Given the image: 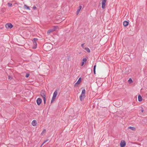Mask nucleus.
<instances>
[{
  "label": "nucleus",
  "mask_w": 147,
  "mask_h": 147,
  "mask_svg": "<svg viewBox=\"0 0 147 147\" xmlns=\"http://www.w3.org/2000/svg\"><path fill=\"white\" fill-rule=\"evenodd\" d=\"M38 40V39L36 38H34L33 39V42L34 45V46H33L32 48L34 49H35L37 47V43L36 42V41Z\"/></svg>",
  "instance_id": "obj_4"
},
{
  "label": "nucleus",
  "mask_w": 147,
  "mask_h": 147,
  "mask_svg": "<svg viewBox=\"0 0 147 147\" xmlns=\"http://www.w3.org/2000/svg\"><path fill=\"white\" fill-rule=\"evenodd\" d=\"M141 111L142 113H143L144 112V110H143V108H142V107L141 108Z\"/></svg>",
  "instance_id": "obj_32"
},
{
  "label": "nucleus",
  "mask_w": 147,
  "mask_h": 147,
  "mask_svg": "<svg viewBox=\"0 0 147 147\" xmlns=\"http://www.w3.org/2000/svg\"><path fill=\"white\" fill-rule=\"evenodd\" d=\"M84 62H82L81 63V66H83L84 64Z\"/></svg>",
  "instance_id": "obj_31"
},
{
  "label": "nucleus",
  "mask_w": 147,
  "mask_h": 147,
  "mask_svg": "<svg viewBox=\"0 0 147 147\" xmlns=\"http://www.w3.org/2000/svg\"><path fill=\"white\" fill-rule=\"evenodd\" d=\"M58 28V27L57 26H53V28L52 29L53 31H54L56 30Z\"/></svg>",
  "instance_id": "obj_17"
},
{
  "label": "nucleus",
  "mask_w": 147,
  "mask_h": 147,
  "mask_svg": "<svg viewBox=\"0 0 147 147\" xmlns=\"http://www.w3.org/2000/svg\"><path fill=\"white\" fill-rule=\"evenodd\" d=\"M86 93V90L85 89H84L82 91L81 94L82 95H85Z\"/></svg>",
  "instance_id": "obj_18"
},
{
  "label": "nucleus",
  "mask_w": 147,
  "mask_h": 147,
  "mask_svg": "<svg viewBox=\"0 0 147 147\" xmlns=\"http://www.w3.org/2000/svg\"><path fill=\"white\" fill-rule=\"evenodd\" d=\"M58 90V89H56L55 91L54 92L53 94V96H54L55 98H56L57 96V91Z\"/></svg>",
  "instance_id": "obj_9"
},
{
  "label": "nucleus",
  "mask_w": 147,
  "mask_h": 147,
  "mask_svg": "<svg viewBox=\"0 0 147 147\" xmlns=\"http://www.w3.org/2000/svg\"><path fill=\"white\" fill-rule=\"evenodd\" d=\"M53 31L52 29L49 30H48V31H47V33L48 34H50V33H51V32H52Z\"/></svg>",
  "instance_id": "obj_22"
},
{
  "label": "nucleus",
  "mask_w": 147,
  "mask_h": 147,
  "mask_svg": "<svg viewBox=\"0 0 147 147\" xmlns=\"http://www.w3.org/2000/svg\"><path fill=\"white\" fill-rule=\"evenodd\" d=\"M46 142V141H44L43 143L41 145V146L45 143V142Z\"/></svg>",
  "instance_id": "obj_37"
},
{
  "label": "nucleus",
  "mask_w": 147,
  "mask_h": 147,
  "mask_svg": "<svg viewBox=\"0 0 147 147\" xmlns=\"http://www.w3.org/2000/svg\"><path fill=\"white\" fill-rule=\"evenodd\" d=\"M24 7L25 9H28V10L30 9V7L26 5H24Z\"/></svg>",
  "instance_id": "obj_15"
},
{
  "label": "nucleus",
  "mask_w": 147,
  "mask_h": 147,
  "mask_svg": "<svg viewBox=\"0 0 147 147\" xmlns=\"http://www.w3.org/2000/svg\"><path fill=\"white\" fill-rule=\"evenodd\" d=\"M87 60V59L86 58H83L82 59V62H86Z\"/></svg>",
  "instance_id": "obj_24"
},
{
  "label": "nucleus",
  "mask_w": 147,
  "mask_h": 147,
  "mask_svg": "<svg viewBox=\"0 0 147 147\" xmlns=\"http://www.w3.org/2000/svg\"><path fill=\"white\" fill-rule=\"evenodd\" d=\"M30 75V74L28 73H27L25 76V77L26 78H28Z\"/></svg>",
  "instance_id": "obj_26"
},
{
  "label": "nucleus",
  "mask_w": 147,
  "mask_h": 147,
  "mask_svg": "<svg viewBox=\"0 0 147 147\" xmlns=\"http://www.w3.org/2000/svg\"><path fill=\"white\" fill-rule=\"evenodd\" d=\"M96 65H95L94 66L93 68V70H96Z\"/></svg>",
  "instance_id": "obj_29"
},
{
  "label": "nucleus",
  "mask_w": 147,
  "mask_h": 147,
  "mask_svg": "<svg viewBox=\"0 0 147 147\" xmlns=\"http://www.w3.org/2000/svg\"><path fill=\"white\" fill-rule=\"evenodd\" d=\"M131 72L130 68L129 67H126L125 69L123 70L122 71V72L125 74H128Z\"/></svg>",
  "instance_id": "obj_2"
},
{
  "label": "nucleus",
  "mask_w": 147,
  "mask_h": 147,
  "mask_svg": "<svg viewBox=\"0 0 147 147\" xmlns=\"http://www.w3.org/2000/svg\"><path fill=\"white\" fill-rule=\"evenodd\" d=\"M48 140H46V141H46V142H47Z\"/></svg>",
  "instance_id": "obj_39"
},
{
  "label": "nucleus",
  "mask_w": 147,
  "mask_h": 147,
  "mask_svg": "<svg viewBox=\"0 0 147 147\" xmlns=\"http://www.w3.org/2000/svg\"><path fill=\"white\" fill-rule=\"evenodd\" d=\"M80 9H78L77 10V15H78L80 12Z\"/></svg>",
  "instance_id": "obj_25"
},
{
  "label": "nucleus",
  "mask_w": 147,
  "mask_h": 147,
  "mask_svg": "<svg viewBox=\"0 0 147 147\" xmlns=\"http://www.w3.org/2000/svg\"><path fill=\"white\" fill-rule=\"evenodd\" d=\"M129 24V22L126 21H125L123 22V25L125 27L127 26Z\"/></svg>",
  "instance_id": "obj_10"
},
{
  "label": "nucleus",
  "mask_w": 147,
  "mask_h": 147,
  "mask_svg": "<svg viewBox=\"0 0 147 147\" xmlns=\"http://www.w3.org/2000/svg\"><path fill=\"white\" fill-rule=\"evenodd\" d=\"M126 145V143L125 141L121 140L120 144V146L121 147H124Z\"/></svg>",
  "instance_id": "obj_7"
},
{
  "label": "nucleus",
  "mask_w": 147,
  "mask_h": 147,
  "mask_svg": "<svg viewBox=\"0 0 147 147\" xmlns=\"http://www.w3.org/2000/svg\"><path fill=\"white\" fill-rule=\"evenodd\" d=\"M5 27L6 29H9L12 28L13 27V26L11 24L8 23L5 24Z\"/></svg>",
  "instance_id": "obj_5"
},
{
  "label": "nucleus",
  "mask_w": 147,
  "mask_h": 147,
  "mask_svg": "<svg viewBox=\"0 0 147 147\" xmlns=\"http://www.w3.org/2000/svg\"><path fill=\"white\" fill-rule=\"evenodd\" d=\"M81 81V78L80 77L79 78L77 82L75 83V84L76 85V84H80V83Z\"/></svg>",
  "instance_id": "obj_13"
},
{
  "label": "nucleus",
  "mask_w": 147,
  "mask_h": 147,
  "mask_svg": "<svg viewBox=\"0 0 147 147\" xmlns=\"http://www.w3.org/2000/svg\"><path fill=\"white\" fill-rule=\"evenodd\" d=\"M36 124V121L35 120H33L32 122V124L33 126H35Z\"/></svg>",
  "instance_id": "obj_12"
},
{
  "label": "nucleus",
  "mask_w": 147,
  "mask_h": 147,
  "mask_svg": "<svg viewBox=\"0 0 147 147\" xmlns=\"http://www.w3.org/2000/svg\"><path fill=\"white\" fill-rule=\"evenodd\" d=\"M33 9L35 10L36 9V7L35 6H34L33 7Z\"/></svg>",
  "instance_id": "obj_33"
},
{
  "label": "nucleus",
  "mask_w": 147,
  "mask_h": 147,
  "mask_svg": "<svg viewBox=\"0 0 147 147\" xmlns=\"http://www.w3.org/2000/svg\"><path fill=\"white\" fill-rule=\"evenodd\" d=\"M119 101L118 100H117V101H115V104L116 105L117 104H116V103H118V102Z\"/></svg>",
  "instance_id": "obj_35"
},
{
  "label": "nucleus",
  "mask_w": 147,
  "mask_h": 147,
  "mask_svg": "<svg viewBox=\"0 0 147 147\" xmlns=\"http://www.w3.org/2000/svg\"><path fill=\"white\" fill-rule=\"evenodd\" d=\"M84 96L85 95H82V94H81V95L80 96V98L81 101H82L83 100H84L85 97Z\"/></svg>",
  "instance_id": "obj_11"
},
{
  "label": "nucleus",
  "mask_w": 147,
  "mask_h": 147,
  "mask_svg": "<svg viewBox=\"0 0 147 147\" xmlns=\"http://www.w3.org/2000/svg\"><path fill=\"white\" fill-rule=\"evenodd\" d=\"M82 6L81 5H80L78 9H81L82 8Z\"/></svg>",
  "instance_id": "obj_34"
},
{
  "label": "nucleus",
  "mask_w": 147,
  "mask_h": 147,
  "mask_svg": "<svg viewBox=\"0 0 147 147\" xmlns=\"http://www.w3.org/2000/svg\"><path fill=\"white\" fill-rule=\"evenodd\" d=\"M128 129H130L133 131H135L136 130V129L135 127L130 126L128 127Z\"/></svg>",
  "instance_id": "obj_16"
},
{
  "label": "nucleus",
  "mask_w": 147,
  "mask_h": 147,
  "mask_svg": "<svg viewBox=\"0 0 147 147\" xmlns=\"http://www.w3.org/2000/svg\"><path fill=\"white\" fill-rule=\"evenodd\" d=\"M96 70H93V72L94 74H96Z\"/></svg>",
  "instance_id": "obj_36"
},
{
  "label": "nucleus",
  "mask_w": 147,
  "mask_h": 147,
  "mask_svg": "<svg viewBox=\"0 0 147 147\" xmlns=\"http://www.w3.org/2000/svg\"><path fill=\"white\" fill-rule=\"evenodd\" d=\"M36 102L37 105H40L42 102V99L41 98H38L37 99Z\"/></svg>",
  "instance_id": "obj_8"
},
{
  "label": "nucleus",
  "mask_w": 147,
  "mask_h": 147,
  "mask_svg": "<svg viewBox=\"0 0 147 147\" xmlns=\"http://www.w3.org/2000/svg\"><path fill=\"white\" fill-rule=\"evenodd\" d=\"M40 95L42 97L44 100V104L46 103V95L45 92V91L42 90L40 92Z\"/></svg>",
  "instance_id": "obj_3"
},
{
  "label": "nucleus",
  "mask_w": 147,
  "mask_h": 147,
  "mask_svg": "<svg viewBox=\"0 0 147 147\" xmlns=\"http://www.w3.org/2000/svg\"><path fill=\"white\" fill-rule=\"evenodd\" d=\"M102 1V8L104 9L105 8V3L107 0H101Z\"/></svg>",
  "instance_id": "obj_6"
},
{
  "label": "nucleus",
  "mask_w": 147,
  "mask_h": 147,
  "mask_svg": "<svg viewBox=\"0 0 147 147\" xmlns=\"http://www.w3.org/2000/svg\"><path fill=\"white\" fill-rule=\"evenodd\" d=\"M138 100L139 102L141 101L142 100V98L140 95L138 96Z\"/></svg>",
  "instance_id": "obj_14"
},
{
  "label": "nucleus",
  "mask_w": 147,
  "mask_h": 147,
  "mask_svg": "<svg viewBox=\"0 0 147 147\" xmlns=\"http://www.w3.org/2000/svg\"><path fill=\"white\" fill-rule=\"evenodd\" d=\"M120 105H121V104H119H119H118V106H120Z\"/></svg>",
  "instance_id": "obj_38"
},
{
  "label": "nucleus",
  "mask_w": 147,
  "mask_h": 147,
  "mask_svg": "<svg viewBox=\"0 0 147 147\" xmlns=\"http://www.w3.org/2000/svg\"><path fill=\"white\" fill-rule=\"evenodd\" d=\"M7 5L9 7H11L12 5V4L11 3H7Z\"/></svg>",
  "instance_id": "obj_23"
},
{
  "label": "nucleus",
  "mask_w": 147,
  "mask_h": 147,
  "mask_svg": "<svg viewBox=\"0 0 147 147\" xmlns=\"http://www.w3.org/2000/svg\"><path fill=\"white\" fill-rule=\"evenodd\" d=\"M44 50L46 51H49L51 50V45L49 44H45L43 45Z\"/></svg>",
  "instance_id": "obj_1"
},
{
  "label": "nucleus",
  "mask_w": 147,
  "mask_h": 147,
  "mask_svg": "<svg viewBox=\"0 0 147 147\" xmlns=\"http://www.w3.org/2000/svg\"><path fill=\"white\" fill-rule=\"evenodd\" d=\"M56 98H55L54 96H53V97L52 98V100L51 101V103H52L55 100Z\"/></svg>",
  "instance_id": "obj_20"
},
{
  "label": "nucleus",
  "mask_w": 147,
  "mask_h": 147,
  "mask_svg": "<svg viewBox=\"0 0 147 147\" xmlns=\"http://www.w3.org/2000/svg\"><path fill=\"white\" fill-rule=\"evenodd\" d=\"M85 44V43H83V44H81V47L83 48H84V44Z\"/></svg>",
  "instance_id": "obj_30"
},
{
  "label": "nucleus",
  "mask_w": 147,
  "mask_h": 147,
  "mask_svg": "<svg viewBox=\"0 0 147 147\" xmlns=\"http://www.w3.org/2000/svg\"><path fill=\"white\" fill-rule=\"evenodd\" d=\"M8 78L9 79L11 80V79H12V77L11 76H10L9 75L8 76Z\"/></svg>",
  "instance_id": "obj_28"
},
{
  "label": "nucleus",
  "mask_w": 147,
  "mask_h": 147,
  "mask_svg": "<svg viewBox=\"0 0 147 147\" xmlns=\"http://www.w3.org/2000/svg\"><path fill=\"white\" fill-rule=\"evenodd\" d=\"M45 131H46V130L45 129H44L43 130V131H42V132L41 133V135H42L43 134L44 132H45Z\"/></svg>",
  "instance_id": "obj_27"
},
{
  "label": "nucleus",
  "mask_w": 147,
  "mask_h": 147,
  "mask_svg": "<svg viewBox=\"0 0 147 147\" xmlns=\"http://www.w3.org/2000/svg\"><path fill=\"white\" fill-rule=\"evenodd\" d=\"M84 49L88 53L90 52V50L89 49L88 47H86L84 48Z\"/></svg>",
  "instance_id": "obj_19"
},
{
  "label": "nucleus",
  "mask_w": 147,
  "mask_h": 147,
  "mask_svg": "<svg viewBox=\"0 0 147 147\" xmlns=\"http://www.w3.org/2000/svg\"><path fill=\"white\" fill-rule=\"evenodd\" d=\"M133 82L131 78H130L128 80V82L131 84Z\"/></svg>",
  "instance_id": "obj_21"
}]
</instances>
